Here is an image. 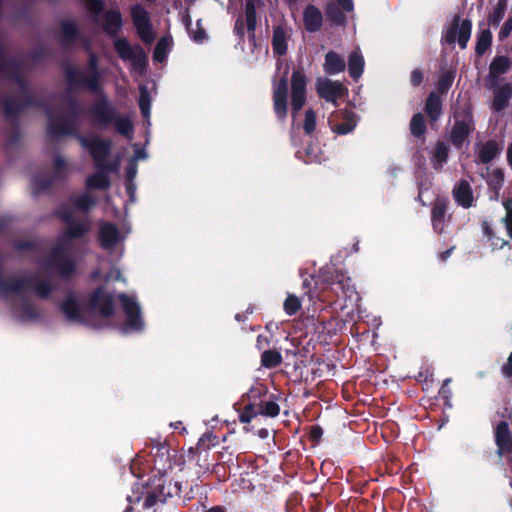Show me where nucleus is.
I'll return each mask as SVG.
<instances>
[{
    "mask_svg": "<svg viewBox=\"0 0 512 512\" xmlns=\"http://www.w3.org/2000/svg\"><path fill=\"white\" fill-rule=\"evenodd\" d=\"M90 310L102 316L111 315L113 312L112 297L102 289H98L91 297L90 306H84L76 295H69L62 304V311L70 321H84Z\"/></svg>",
    "mask_w": 512,
    "mask_h": 512,
    "instance_id": "nucleus-1",
    "label": "nucleus"
},
{
    "mask_svg": "<svg viewBox=\"0 0 512 512\" xmlns=\"http://www.w3.org/2000/svg\"><path fill=\"white\" fill-rule=\"evenodd\" d=\"M93 203L94 200L88 194H85L71 203L70 211L64 209L61 212V217L68 222V230L66 234L62 236L60 240L61 243L67 239L82 235L88 229L87 223L80 221V214L87 210Z\"/></svg>",
    "mask_w": 512,
    "mask_h": 512,
    "instance_id": "nucleus-2",
    "label": "nucleus"
},
{
    "mask_svg": "<svg viewBox=\"0 0 512 512\" xmlns=\"http://www.w3.org/2000/svg\"><path fill=\"white\" fill-rule=\"evenodd\" d=\"M115 49L122 59L129 61L135 71L143 72L147 59L141 47L130 46L125 39H118L115 41Z\"/></svg>",
    "mask_w": 512,
    "mask_h": 512,
    "instance_id": "nucleus-3",
    "label": "nucleus"
},
{
    "mask_svg": "<svg viewBox=\"0 0 512 512\" xmlns=\"http://www.w3.org/2000/svg\"><path fill=\"white\" fill-rule=\"evenodd\" d=\"M120 301L126 314L125 331H139L143 328V321L140 316V307L137 301L128 295H120Z\"/></svg>",
    "mask_w": 512,
    "mask_h": 512,
    "instance_id": "nucleus-4",
    "label": "nucleus"
},
{
    "mask_svg": "<svg viewBox=\"0 0 512 512\" xmlns=\"http://www.w3.org/2000/svg\"><path fill=\"white\" fill-rule=\"evenodd\" d=\"M284 67V75L280 79V81L275 84L274 92H273V100H274V110L277 116L280 119L285 118L287 113V81L286 75L288 73L289 67L287 63L278 62V69Z\"/></svg>",
    "mask_w": 512,
    "mask_h": 512,
    "instance_id": "nucleus-5",
    "label": "nucleus"
},
{
    "mask_svg": "<svg viewBox=\"0 0 512 512\" xmlns=\"http://www.w3.org/2000/svg\"><path fill=\"white\" fill-rule=\"evenodd\" d=\"M328 122L334 133L345 135L356 127L358 119L350 111L339 110L331 114Z\"/></svg>",
    "mask_w": 512,
    "mask_h": 512,
    "instance_id": "nucleus-6",
    "label": "nucleus"
},
{
    "mask_svg": "<svg viewBox=\"0 0 512 512\" xmlns=\"http://www.w3.org/2000/svg\"><path fill=\"white\" fill-rule=\"evenodd\" d=\"M131 15L140 38L146 43H151L154 40V33L148 12L142 6L135 5L131 9Z\"/></svg>",
    "mask_w": 512,
    "mask_h": 512,
    "instance_id": "nucleus-7",
    "label": "nucleus"
},
{
    "mask_svg": "<svg viewBox=\"0 0 512 512\" xmlns=\"http://www.w3.org/2000/svg\"><path fill=\"white\" fill-rule=\"evenodd\" d=\"M292 108L294 115L301 110L305 103L306 77L302 70H295L291 79Z\"/></svg>",
    "mask_w": 512,
    "mask_h": 512,
    "instance_id": "nucleus-8",
    "label": "nucleus"
},
{
    "mask_svg": "<svg viewBox=\"0 0 512 512\" xmlns=\"http://www.w3.org/2000/svg\"><path fill=\"white\" fill-rule=\"evenodd\" d=\"M471 35V22L455 19L452 27L446 32L445 39L453 43L457 41L461 48H465Z\"/></svg>",
    "mask_w": 512,
    "mask_h": 512,
    "instance_id": "nucleus-9",
    "label": "nucleus"
},
{
    "mask_svg": "<svg viewBox=\"0 0 512 512\" xmlns=\"http://www.w3.org/2000/svg\"><path fill=\"white\" fill-rule=\"evenodd\" d=\"M316 89L321 98L333 103L346 92V88L341 83L323 78L317 80Z\"/></svg>",
    "mask_w": 512,
    "mask_h": 512,
    "instance_id": "nucleus-10",
    "label": "nucleus"
},
{
    "mask_svg": "<svg viewBox=\"0 0 512 512\" xmlns=\"http://www.w3.org/2000/svg\"><path fill=\"white\" fill-rule=\"evenodd\" d=\"M126 234L127 232H119L114 225L104 223L101 225L99 230V241L101 246L107 250L118 248Z\"/></svg>",
    "mask_w": 512,
    "mask_h": 512,
    "instance_id": "nucleus-11",
    "label": "nucleus"
},
{
    "mask_svg": "<svg viewBox=\"0 0 512 512\" xmlns=\"http://www.w3.org/2000/svg\"><path fill=\"white\" fill-rule=\"evenodd\" d=\"M83 146L88 148L95 159L97 165L101 164V161L107 155L109 151L108 143L92 136L82 140Z\"/></svg>",
    "mask_w": 512,
    "mask_h": 512,
    "instance_id": "nucleus-12",
    "label": "nucleus"
},
{
    "mask_svg": "<svg viewBox=\"0 0 512 512\" xmlns=\"http://www.w3.org/2000/svg\"><path fill=\"white\" fill-rule=\"evenodd\" d=\"M323 68L327 74L335 75L344 71L345 61L340 55L330 51L325 56Z\"/></svg>",
    "mask_w": 512,
    "mask_h": 512,
    "instance_id": "nucleus-13",
    "label": "nucleus"
},
{
    "mask_svg": "<svg viewBox=\"0 0 512 512\" xmlns=\"http://www.w3.org/2000/svg\"><path fill=\"white\" fill-rule=\"evenodd\" d=\"M454 198L456 202L463 206L464 208H468L473 204V195L471 191V187L467 182H461L454 189Z\"/></svg>",
    "mask_w": 512,
    "mask_h": 512,
    "instance_id": "nucleus-14",
    "label": "nucleus"
},
{
    "mask_svg": "<svg viewBox=\"0 0 512 512\" xmlns=\"http://www.w3.org/2000/svg\"><path fill=\"white\" fill-rule=\"evenodd\" d=\"M496 442L498 445L499 454H503L505 451L511 449V443L509 440V426L506 422H501L496 427Z\"/></svg>",
    "mask_w": 512,
    "mask_h": 512,
    "instance_id": "nucleus-15",
    "label": "nucleus"
},
{
    "mask_svg": "<svg viewBox=\"0 0 512 512\" xmlns=\"http://www.w3.org/2000/svg\"><path fill=\"white\" fill-rule=\"evenodd\" d=\"M304 23L308 31L318 30L322 24V15L318 9L313 6L306 8L304 12Z\"/></svg>",
    "mask_w": 512,
    "mask_h": 512,
    "instance_id": "nucleus-16",
    "label": "nucleus"
},
{
    "mask_svg": "<svg viewBox=\"0 0 512 512\" xmlns=\"http://www.w3.org/2000/svg\"><path fill=\"white\" fill-rule=\"evenodd\" d=\"M470 129V121L467 118L462 121H457L451 134L453 143L456 146H461L469 134Z\"/></svg>",
    "mask_w": 512,
    "mask_h": 512,
    "instance_id": "nucleus-17",
    "label": "nucleus"
},
{
    "mask_svg": "<svg viewBox=\"0 0 512 512\" xmlns=\"http://www.w3.org/2000/svg\"><path fill=\"white\" fill-rule=\"evenodd\" d=\"M349 73L354 79H358L364 70V58L360 50L353 51L349 57Z\"/></svg>",
    "mask_w": 512,
    "mask_h": 512,
    "instance_id": "nucleus-18",
    "label": "nucleus"
},
{
    "mask_svg": "<svg viewBox=\"0 0 512 512\" xmlns=\"http://www.w3.org/2000/svg\"><path fill=\"white\" fill-rule=\"evenodd\" d=\"M103 25H104L105 30L108 33H110V34L116 33L121 28V25H122L120 13L115 10L106 12L104 15Z\"/></svg>",
    "mask_w": 512,
    "mask_h": 512,
    "instance_id": "nucleus-19",
    "label": "nucleus"
},
{
    "mask_svg": "<svg viewBox=\"0 0 512 512\" xmlns=\"http://www.w3.org/2000/svg\"><path fill=\"white\" fill-rule=\"evenodd\" d=\"M172 46L171 37H163L159 40L154 51V60L157 62H163Z\"/></svg>",
    "mask_w": 512,
    "mask_h": 512,
    "instance_id": "nucleus-20",
    "label": "nucleus"
},
{
    "mask_svg": "<svg viewBox=\"0 0 512 512\" xmlns=\"http://www.w3.org/2000/svg\"><path fill=\"white\" fill-rule=\"evenodd\" d=\"M512 93V89L510 86L506 85L496 90L494 101H493V107L495 110L499 111L503 109Z\"/></svg>",
    "mask_w": 512,
    "mask_h": 512,
    "instance_id": "nucleus-21",
    "label": "nucleus"
},
{
    "mask_svg": "<svg viewBox=\"0 0 512 512\" xmlns=\"http://www.w3.org/2000/svg\"><path fill=\"white\" fill-rule=\"evenodd\" d=\"M273 49L279 54L283 55L287 51V36L281 28H276L273 34Z\"/></svg>",
    "mask_w": 512,
    "mask_h": 512,
    "instance_id": "nucleus-22",
    "label": "nucleus"
},
{
    "mask_svg": "<svg viewBox=\"0 0 512 512\" xmlns=\"http://www.w3.org/2000/svg\"><path fill=\"white\" fill-rule=\"evenodd\" d=\"M448 147L444 143H438L433 150L432 163L435 168H440L446 162Z\"/></svg>",
    "mask_w": 512,
    "mask_h": 512,
    "instance_id": "nucleus-23",
    "label": "nucleus"
},
{
    "mask_svg": "<svg viewBox=\"0 0 512 512\" xmlns=\"http://www.w3.org/2000/svg\"><path fill=\"white\" fill-rule=\"evenodd\" d=\"M426 112L432 120H436L441 112V102L437 95L431 93L426 103Z\"/></svg>",
    "mask_w": 512,
    "mask_h": 512,
    "instance_id": "nucleus-24",
    "label": "nucleus"
},
{
    "mask_svg": "<svg viewBox=\"0 0 512 512\" xmlns=\"http://www.w3.org/2000/svg\"><path fill=\"white\" fill-rule=\"evenodd\" d=\"M499 152V148L495 142H488L479 149V158L482 162L491 161Z\"/></svg>",
    "mask_w": 512,
    "mask_h": 512,
    "instance_id": "nucleus-25",
    "label": "nucleus"
},
{
    "mask_svg": "<svg viewBox=\"0 0 512 512\" xmlns=\"http://www.w3.org/2000/svg\"><path fill=\"white\" fill-rule=\"evenodd\" d=\"M510 67V61L504 56L497 57L490 65V73L493 76H498L506 72Z\"/></svg>",
    "mask_w": 512,
    "mask_h": 512,
    "instance_id": "nucleus-26",
    "label": "nucleus"
},
{
    "mask_svg": "<svg viewBox=\"0 0 512 512\" xmlns=\"http://www.w3.org/2000/svg\"><path fill=\"white\" fill-rule=\"evenodd\" d=\"M109 184L107 175L105 172L100 171L88 178L87 187L88 189L93 188H106Z\"/></svg>",
    "mask_w": 512,
    "mask_h": 512,
    "instance_id": "nucleus-27",
    "label": "nucleus"
},
{
    "mask_svg": "<svg viewBox=\"0 0 512 512\" xmlns=\"http://www.w3.org/2000/svg\"><path fill=\"white\" fill-rule=\"evenodd\" d=\"M281 360V354L277 351L268 350L262 354V364L268 368L277 366Z\"/></svg>",
    "mask_w": 512,
    "mask_h": 512,
    "instance_id": "nucleus-28",
    "label": "nucleus"
},
{
    "mask_svg": "<svg viewBox=\"0 0 512 512\" xmlns=\"http://www.w3.org/2000/svg\"><path fill=\"white\" fill-rule=\"evenodd\" d=\"M446 210V203L443 200H438L435 202L432 209V224L433 227L438 228L439 219H444Z\"/></svg>",
    "mask_w": 512,
    "mask_h": 512,
    "instance_id": "nucleus-29",
    "label": "nucleus"
},
{
    "mask_svg": "<svg viewBox=\"0 0 512 512\" xmlns=\"http://www.w3.org/2000/svg\"><path fill=\"white\" fill-rule=\"evenodd\" d=\"M491 33L488 30H484L478 36L476 51L478 54H483L491 44Z\"/></svg>",
    "mask_w": 512,
    "mask_h": 512,
    "instance_id": "nucleus-30",
    "label": "nucleus"
},
{
    "mask_svg": "<svg viewBox=\"0 0 512 512\" xmlns=\"http://www.w3.org/2000/svg\"><path fill=\"white\" fill-rule=\"evenodd\" d=\"M139 106L144 117L148 118L150 115V98L145 87H140Z\"/></svg>",
    "mask_w": 512,
    "mask_h": 512,
    "instance_id": "nucleus-31",
    "label": "nucleus"
},
{
    "mask_svg": "<svg viewBox=\"0 0 512 512\" xmlns=\"http://www.w3.org/2000/svg\"><path fill=\"white\" fill-rule=\"evenodd\" d=\"M410 129L413 135L420 136L425 131V123L423 116L421 114H416L413 116L411 123H410Z\"/></svg>",
    "mask_w": 512,
    "mask_h": 512,
    "instance_id": "nucleus-32",
    "label": "nucleus"
},
{
    "mask_svg": "<svg viewBox=\"0 0 512 512\" xmlns=\"http://www.w3.org/2000/svg\"><path fill=\"white\" fill-rule=\"evenodd\" d=\"M54 265L58 268L62 275H68L72 271V265L68 262L66 263V260L61 255H59L58 251L54 256Z\"/></svg>",
    "mask_w": 512,
    "mask_h": 512,
    "instance_id": "nucleus-33",
    "label": "nucleus"
},
{
    "mask_svg": "<svg viewBox=\"0 0 512 512\" xmlns=\"http://www.w3.org/2000/svg\"><path fill=\"white\" fill-rule=\"evenodd\" d=\"M300 308V300L294 295H288L284 302V309L287 314L293 315Z\"/></svg>",
    "mask_w": 512,
    "mask_h": 512,
    "instance_id": "nucleus-34",
    "label": "nucleus"
},
{
    "mask_svg": "<svg viewBox=\"0 0 512 512\" xmlns=\"http://www.w3.org/2000/svg\"><path fill=\"white\" fill-rule=\"evenodd\" d=\"M280 408L277 403L273 401H268L262 404L261 410L259 411V414L269 416V417H275L279 414Z\"/></svg>",
    "mask_w": 512,
    "mask_h": 512,
    "instance_id": "nucleus-35",
    "label": "nucleus"
},
{
    "mask_svg": "<svg viewBox=\"0 0 512 512\" xmlns=\"http://www.w3.org/2000/svg\"><path fill=\"white\" fill-rule=\"evenodd\" d=\"M116 128L121 134L130 137L132 131V123L129 118H118L116 120Z\"/></svg>",
    "mask_w": 512,
    "mask_h": 512,
    "instance_id": "nucleus-36",
    "label": "nucleus"
},
{
    "mask_svg": "<svg viewBox=\"0 0 512 512\" xmlns=\"http://www.w3.org/2000/svg\"><path fill=\"white\" fill-rule=\"evenodd\" d=\"M92 277L94 279H100L101 276H100V271H96L93 273ZM102 279L105 281V282H109V281H112V280H120L121 279V273L120 271L115 268V267H112L110 272L105 274Z\"/></svg>",
    "mask_w": 512,
    "mask_h": 512,
    "instance_id": "nucleus-37",
    "label": "nucleus"
},
{
    "mask_svg": "<svg viewBox=\"0 0 512 512\" xmlns=\"http://www.w3.org/2000/svg\"><path fill=\"white\" fill-rule=\"evenodd\" d=\"M316 126V116L312 110H307L305 114L304 130L307 133L314 131Z\"/></svg>",
    "mask_w": 512,
    "mask_h": 512,
    "instance_id": "nucleus-38",
    "label": "nucleus"
},
{
    "mask_svg": "<svg viewBox=\"0 0 512 512\" xmlns=\"http://www.w3.org/2000/svg\"><path fill=\"white\" fill-rule=\"evenodd\" d=\"M258 414L259 412L256 411L252 405H247L240 414L239 418L242 423H249Z\"/></svg>",
    "mask_w": 512,
    "mask_h": 512,
    "instance_id": "nucleus-39",
    "label": "nucleus"
},
{
    "mask_svg": "<svg viewBox=\"0 0 512 512\" xmlns=\"http://www.w3.org/2000/svg\"><path fill=\"white\" fill-rule=\"evenodd\" d=\"M187 29L194 41L201 42L203 39H205V32L202 28L199 27V23H197L195 31L189 26V24H187Z\"/></svg>",
    "mask_w": 512,
    "mask_h": 512,
    "instance_id": "nucleus-40",
    "label": "nucleus"
},
{
    "mask_svg": "<svg viewBox=\"0 0 512 512\" xmlns=\"http://www.w3.org/2000/svg\"><path fill=\"white\" fill-rule=\"evenodd\" d=\"M246 15H247V24L249 28H253L254 25V6H253V0H250L246 5Z\"/></svg>",
    "mask_w": 512,
    "mask_h": 512,
    "instance_id": "nucleus-41",
    "label": "nucleus"
},
{
    "mask_svg": "<svg viewBox=\"0 0 512 512\" xmlns=\"http://www.w3.org/2000/svg\"><path fill=\"white\" fill-rule=\"evenodd\" d=\"M87 7L92 13L97 14L102 9V2L100 0H88Z\"/></svg>",
    "mask_w": 512,
    "mask_h": 512,
    "instance_id": "nucleus-42",
    "label": "nucleus"
},
{
    "mask_svg": "<svg viewBox=\"0 0 512 512\" xmlns=\"http://www.w3.org/2000/svg\"><path fill=\"white\" fill-rule=\"evenodd\" d=\"M507 209V216H506V229L509 233V235L512 237V208L506 207Z\"/></svg>",
    "mask_w": 512,
    "mask_h": 512,
    "instance_id": "nucleus-43",
    "label": "nucleus"
},
{
    "mask_svg": "<svg viewBox=\"0 0 512 512\" xmlns=\"http://www.w3.org/2000/svg\"><path fill=\"white\" fill-rule=\"evenodd\" d=\"M338 4L348 12H351L354 8L352 0H337Z\"/></svg>",
    "mask_w": 512,
    "mask_h": 512,
    "instance_id": "nucleus-44",
    "label": "nucleus"
},
{
    "mask_svg": "<svg viewBox=\"0 0 512 512\" xmlns=\"http://www.w3.org/2000/svg\"><path fill=\"white\" fill-rule=\"evenodd\" d=\"M422 81V73L418 70H415L411 74V82L413 85H419Z\"/></svg>",
    "mask_w": 512,
    "mask_h": 512,
    "instance_id": "nucleus-45",
    "label": "nucleus"
},
{
    "mask_svg": "<svg viewBox=\"0 0 512 512\" xmlns=\"http://www.w3.org/2000/svg\"><path fill=\"white\" fill-rule=\"evenodd\" d=\"M156 501L157 497L152 493H148L144 500V506L151 507L156 503Z\"/></svg>",
    "mask_w": 512,
    "mask_h": 512,
    "instance_id": "nucleus-46",
    "label": "nucleus"
},
{
    "mask_svg": "<svg viewBox=\"0 0 512 512\" xmlns=\"http://www.w3.org/2000/svg\"><path fill=\"white\" fill-rule=\"evenodd\" d=\"M503 371L506 376L512 377V353L510 354L508 358L507 364L504 366Z\"/></svg>",
    "mask_w": 512,
    "mask_h": 512,
    "instance_id": "nucleus-47",
    "label": "nucleus"
},
{
    "mask_svg": "<svg viewBox=\"0 0 512 512\" xmlns=\"http://www.w3.org/2000/svg\"><path fill=\"white\" fill-rule=\"evenodd\" d=\"M503 14H504V11L502 8H497L494 12V14L491 16V20H493L494 22H498L502 19L503 17Z\"/></svg>",
    "mask_w": 512,
    "mask_h": 512,
    "instance_id": "nucleus-48",
    "label": "nucleus"
},
{
    "mask_svg": "<svg viewBox=\"0 0 512 512\" xmlns=\"http://www.w3.org/2000/svg\"><path fill=\"white\" fill-rule=\"evenodd\" d=\"M136 175V164L133 162L129 165L127 169V176L129 179H132Z\"/></svg>",
    "mask_w": 512,
    "mask_h": 512,
    "instance_id": "nucleus-49",
    "label": "nucleus"
},
{
    "mask_svg": "<svg viewBox=\"0 0 512 512\" xmlns=\"http://www.w3.org/2000/svg\"><path fill=\"white\" fill-rule=\"evenodd\" d=\"M434 230L438 233H441L443 231V228H444V219H439L438 221V228L436 227H433Z\"/></svg>",
    "mask_w": 512,
    "mask_h": 512,
    "instance_id": "nucleus-50",
    "label": "nucleus"
},
{
    "mask_svg": "<svg viewBox=\"0 0 512 512\" xmlns=\"http://www.w3.org/2000/svg\"><path fill=\"white\" fill-rule=\"evenodd\" d=\"M483 229H484L485 234H486L488 237H491V236H492L490 226H489V224H488L487 222H484V223H483Z\"/></svg>",
    "mask_w": 512,
    "mask_h": 512,
    "instance_id": "nucleus-51",
    "label": "nucleus"
},
{
    "mask_svg": "<svg viewBox=\"0 0 512 512\" xmlns=\"http://www.w3.org/2000/svg\"><path fill=\"white\" fill-rule=\"evenodd\" d=\"M36 291L38 294L44 296L48 293V288H43V287L39 286L36 288Z\"/></svg>",
    "mask_w": 512,
    "mask_h": 512,
    "instance_id": "nucleus-52",
    "label": "nucleus"
},
{
    "mask_svg": "<svg viewBox=\"0 0 512 512\" xmlns=\"http://www.w3.org/2000/svg\"><path fill=\"white\" fill-rule=\"evenodd\" d=\"M507 159H508L509 164L512 166V144L508 148Z\"/></svg>",
    "mask_w": 512,
    "mask_h": 512,
    "instance_id": "nucleus-53",
    "label": "nucleus"
},
{
    "mask_svg": "<svg viewBox=\"0 0 512 512\" xmlns=\"http://www.w3.org/2000/svg\"><path fill=\"white\" fill-rule=\"evenodd\" d=\"M450 82H451L450 78H446V79H445V80H443V82L441 83V88H442L443 90L447 89V88H448V86L450 85Z\"/></svg>",
    "mask_w": 512,
    "mask_h": 512,
    "instance_id": "nucleus-54",
    "label": "nucleus"
},
{
    "mask_svg": "<svg viewBox=\"0 0 512 512\" xmlns=\"http://www.w3.org/2000/svg\"><path fill=\"white\" fill-rule=\"evenodd\" d=\"M258 435H259L261 438H266V437L268 436V430H266V429H261V430H259Z\"/></svg>",
    "mask_w": 512,
    "mask_h": 512,
    "instance_id": "nucleus-55",
    "label": "nucleus"
},
{
    "mask_svg": "<svg viewBox=\"0 0 512 512\" xmlns=\"http://www.w3.org/2000/svg\"><path fill=\"white\" fill-rule=\"evenodd\" d=\"M206 512H224V509L221 507H213V508L207 510Z\"/></svg>",
    "mask_w": 512,
    "mask_h": 512,
    "instance_id": "nucleus-56",
    "label": "nucleus"
},
{
    "mask_svg": "<svg viewBox=\"0 0 512 512\" xmlns=\"http://www.w3.org/2000/svg\"><path fill=\"white\" fill-rule=\"evenodd\" d=\"M339 285H342V288H343V289H346V290H345V293H347V292H350L351 294H352V293H354V290H353L352 288L348 287V286H347V288H346V287L342 284V281H340V282H339Z\"/></svg>",
    "mask_w": 512,
    "mask_h": 512,
    "instance_id": "nucleus-57",
    "label": "nucleus"
},
{
    "mask_svg": "<svg viewBox=\"0 0 512 512\" xmlns=\"http://www.w3.org/2000/svg\"><path fill=\"white\" fill-rule=\"evenodd\" d=\"M65 29L67 30V33H70L74 31V26L72 24L66 25Z\"/></svg>",
    "mask_w": 512,
    "mask_h": 512,
    "instance_id": "nucleus-58",
    "label": "nucleus"
},
{
    "mask_svg": "<svg viewBox=\"0 0 512 512\" xmlns=\"http://www.w3.org/2000/svg\"><path fill=\"white\" fill-rule=\"evenodd\" d=\"M127 190L129 193H132V184H128Z\"/></svg>",
    "mask_w": 512,
    "mask_h": 512,
    "instance_id": "nucleus-59",
    "label": "nucleus"
},
{
    "mask_svg": "<svg viewBox=\"0 0 512 512\" xmlns=\"http://www.w3.org/2000/svg\"><path fill=\"white\" fill-rule=\"evenodd\" d=\"M511 28H512V24H510V22H508V23L506 24V29L508 30V29H511Z\"/></svg>",
    "mask_w": 512,
    "mask_h": 512,
    "instance_id": "nucleus-60",
    "label": "nucleus"
},
{
    "mask_svg": "<svg viewBox=\"0 0 512 512\" xmlns=\"http://www.w3.org/2000/svg\"><path fill=\"white\" fill-rule=\"evenodd\" d=\"M136 158H137V159H141V158H144V155H142V154H139V155H137V157H136Z\"/></svg>",
    "mask_w": 512,
    "mask_h": 512,
    "instance_id": "nucleus-61",
    "label": "nucleus"
},
{
    "mask_svg": "<svg viewBox=\"0 0 512 512\" xmlns=\"http://www.w3.org/2000/svg\"><path fill=\"white\" fill-rule=\"evenodd\" d=\"M448 380L445 381L444 385L442 386V390L444 391L445 386L447 385Z\"/></svg>",
    "mask_w": 512,
    "mask_h": 512,
    "instance_id": "nucleus-62",
    "label": "nucleus"
},
{
    "mask_svg": "<svg viewBox=\"0 0 512 512\" xmlns=\"http://www.w3.org/2000/svg\"><path fill=\"white\" fill-rule=\"evenodd\" d=\"M106 267V264L105 263H102L101 264V269H104Z\"/></svg>",
    "mask_w": 512,
    "mask_h": 512,
    "instance_id": "nucleus-63",
    "label": "nucleus"
},
{
    "mask_svg": "<svg viewBox=\"0 0 512 512\" xmlns=\"http://www.w3.org/2000/svg\"><path fill=\"white\" fill-rule=\"evenodd\" d=\"M127 500H128L129 502H132V497H130V496H129V497L127 498Z\"/></svg>",
    "mask_w": 512,
    "mask_h": 512,
    "instance_id": "nucleus-64",
    "label": "nucleus"
}]
</instances>
